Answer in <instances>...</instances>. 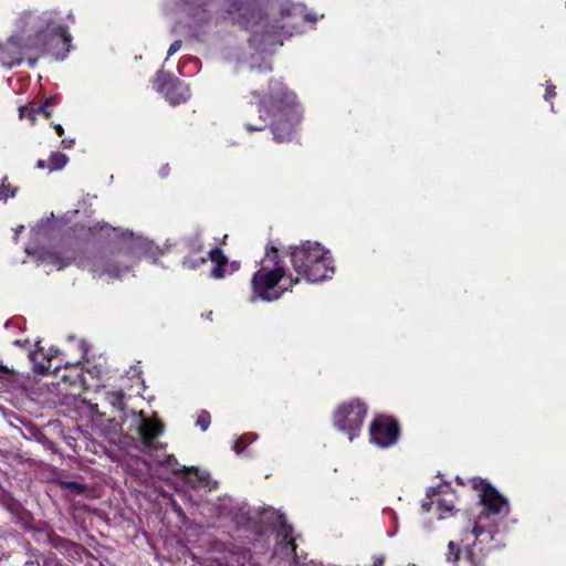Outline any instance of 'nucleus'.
<instances>
[{"label": "nucleus", "instance_id": "nucleus-31", "mask_svg": "<svg viewBox=\"0 0 566 566\" xmlns=\"http://www.w3.org/2000/svg\"><path fill=\"white\" fill-rule=\"evenodd\" d=\"M556 95V92H555V86H551V87H547L546 90V93H545V99H551L552 97H554Z\"/></svg>", "mask_w": 566, "mask_h": 566}, {"label": "nucleus", "instance_id": "nucleus-23", "mask_svg": "<svg viewBox=\"0 0 566 566\" xmlns=\"http://www.w3.org/2000/svg\"><path fill=\"white\" fill-rule=\"evenodd\" d=\"M20 118L29 117L32 122L34 120V105H24L19 108Z\"/></svg>", "mask_w": 566, "mask_h": 566}, {"label": "nucleus", "instance_id": "nucleus-3", "mask_svg": "<svg viewBox=\"0 0 566 566\" xmlns=\"http://www.w3.org/2000/svg\"><path fill=\"white\" fill-rule=\"evenodd\" d=\"M227 13L235 23L250 31L249 42L256 49L265 50L269 45H282V38L293 34L289 25L271 22L259 10L242 0H229Z\"/></svg>", "mask_w": 566, "mask_h": 566}, {"label": "nucleus", "instance_id": "nucleus-22", "mask_svg": "<svg viewBox=\"0 0 566 566\" xmlns=\"http://www.w3.org/2000/svg\"><path fill=\"white\" fill-rule=\"evenodd\" d=\"M196 424L202 430L206 431L210 426V413L206 410H202L197 418Z\"/></svg>", "mask_w": 566, "mask_h": 566}, {"label": "nucleus", "instance_id": "nucleus-32", "mask_svg": "<svg viewBox=\"0 0 566 566\" xmlns=\"http://www.w3.org/2000/svg\"><path fill=\"white\" fill-rule=\"evenodd\" d=\"M134 416H136L139 420H150L151 418H147L145 412L142 410V411H134L133 412Z\"/></svg>", "mask_w": 566, "mask_h": 566}, {"label": "nucleus", "instance_id": "nucleus-25", "mask_svg": "<svg viewBox=\"0 0 566 566\" xmlns=\"http://www.w3.org/2000/svg\"><path fill=\"white\" fill-rule=\"evenodd\" d=\"M65 485L67 489L72 490L73 492H75L77 494L84 493V491L86 489L85 485H83L78 482H75V481L66 482Z\"/></svg>", "mask_w": 566, "mask_h": 566}, {"label": "nucleus", "instance_id": "nucleus-14", "mask_svg": "<svg viewBox=\"0 0 566 566\" xmlns=\"http://www.w3.org/2000/svg\"><path fill=\"white\" fill-rule=\"evenodd\" d=\"M281 527L277 531V537L282 538L285 543L282 545V551H285V554L295 555L296 545L294 543V538L292 536L293 528L291 525L286 524L283 521V516H280Z\"/></svg>", "mask_w": 566, "mask_h": 566}, {"label": "nucleus", "instance_id": "nucleus-12", "mask_svg": "<svg viewBox=\"0 0 566 566\" xmlns=\"http://www.w3.org/2000/svg\"><path fill=\"white\" fill-rule=\"evenodd\" d=\"M158 88L165 92L167 98L174 105L186 102L190 96L188 88L180 83H161Z\"/></svg>", "mask_w": 566, "mask_h": 566}, {"label": "nucleus", "instance_id": "nucleus-11", "mask_svg": "<svg viewBox=\"0 0 566 566\" xmlns=\"http://www.w3.org/2000/svg\"><path fill=\"white\" fill-rule=\"evenodd\" d=\"M208 255L209 259L214 263V266L210 272V276L213 279H222L228 272L233 273L239 268L238 263L235 262L229 265L228 258L219 248L212 249Z\"/></svg>", "mask_w": 566, "mask_h": 566}, {"label": "nucleus", "instance_id": "nucleus-26", "mask_svg": "<svg viewBox=\"0 0 566 566\" xmlns=\"http://www.w3.org/2000/svg\"><path fill=\"white\" fill-rule=\"evenodd\" d=\"M160 465H172L174 463H176V459L174 458V455H164L163 459H157L156 460Z\"/></svg>", "mask_w": 566, "mask_h": 566}, {"label": "nucleus", "instance_id": "nucleus-37", "mask_svg": "<svg viewBox=\"0 0 566 566\" xmlns=\"http://www.w3.org/2000/svg\"><path fill=\"white\" fill-rule=\"evenodd\" d=\"M432 504H433L432 502H423L422 503V510L426 511V512L430 511Z\"/></svg>", "mask_w": 566, "mask_h": 566}, {"label": "nucleus", "instance_id": "nucleus-27", "mask_svg": "<svg viewBox=\"0 0 566 566\" xmlns=\"http://www.w3.org/2000/svg\"><path fill=\"white\" fill-rule=\"evenodd\" d=\"M181 48V41L180 40H176L175 42H172L168 49V56H171L174 55L176 52H178Z\"/></svg>", "mask_w": 566, "mask_h": 566}, {"label": "nucleus", "instance_id": "nucleus-24", "mask_svg": "<svg viewBox=\"0 0 566 566\" xmlns=\"http://www.w3.org/2000/svg\"><path fill=\"white\" fill-rule=\"evenodd\" d=\"M36 353H32L30 355V358L35 361V357H36ZM50 370V366H45L44 364H38V363H34V371L38 373V374H41V375H44L46 374L48 371Z\"/></svg>", "mask_w": 566, "mask_h": 566}, {"label": "nucleus", "instance_id": "nucleus-30", "mask_svg": "<svg viewBox=\"0 0 566 566\" xmlns=\"http://www.w3.org/2000/svg\"><path fill=\"white\" fill-rule=\"evenodd\" d=\"M472 533L478 538L484 533V528L479 524V522H475Z\"/></svg>", "mask_w": 566, "mask_h": 566}, {"label": "nucleus", "instance_id": "nucleus-35", "mask_svg": "<svg viewBox=\"0 0 566 566\" xmlns=\"http://www.w3.org/2000/svg\"><path fill=\"white\" fill-rule=\"evenodd\" d=\"M54 129H55V132H56V134H57L59 136H62V135L64 134V128H63V127H62V125H60V124H56V125L54 126Z\"/></svg>", "mask_w": 566, "mask_h": 566}, {"label": "nucleus", "instance_id": "nucleus-16", "mask_svg": "<svg viewBox=\"0 0 566 566\" xmlns=\"http://www.w3.org/2000/svg\"><path fill=\"white\" fill-rule=\"evenodd\" d=\"M43 263L55 266L57 270H61L67 266L71 263L72 256L62 255L60 252H48L41 258Z\"/></svg>", "mask_w": 566, "mask_h": 566}, {"label": "nucleus", "instance_id": "nucleus-20", "mask_svg": "<svg viewBox=\"0 0 566 566\" xmlns=\"http://www.w3.org/2000/svg\"><path fill=\"white\" fill-rule=\"evenodd\" d=\"M6 181L7 177L2 179V184L0 186V200L2 201H7L9 198H13L17 192V188L6 184Z\"/></svg>", "mask_w": 566, "mask_h": 566}, {"label": "nucleus", "instance_id": "nucleus-7", "mask_svg": "<svg viewBox=\"0 0 566 566\" xmlns=\"http://www.w3.org/2000/svg\"><path fill=\"white\" fill-rule=\"evenodd\" d=\"M367 415V406L358 400L354 399L347 403L340 405L334 413V426L339 430L349 436V440L356 436V432L360 430L365 417Z\"/></svg>", "mask_w": 566, "mask_h": 566}, {"label": "nucleus", "instance_id": "nucleus-41", "mask_svg": "<svg viewBox=\"0 0 566 566\" xmlns=\"http://www.w3.org/2000/svg\"><path fill=\"white\" fill-rule=\"evenodd\" d=\"M165 76H166V74H165L164 72H159V73H158V77H157V78H158V80H161V78H163V77H165Z\"/></svg>", "mask_w": 566, "mask_h": 566}, {"label": "nucleus", "instance_id": "nucleus-19", "mask_svg": "<svg viewBox=\"0 0 566 566\" xmlns=\"http://www.w3.org/2000/svg\"><path fill=\"white\" fill-rule=\"evenodd\" d=\"M55 97H49L44 103L34 105V114L42 113L45 117H50L52 114V108L56 105Z\"/></svg>", "mask_w": 566, "mask_h": 566}, {"label": "nucleus", "instance_id": "nucleus-39", "mask_svg": "<svg viewBox=\"0 0 566 566\" xmlns=\"http://www.w3.org/2000/svg\"><path fill=\"white\" fill-rule=\"evenodd\" d=\"M184 265H186V266H188L190 269H195L197 266L196 263L190 262L188 259H185Z\"/></svg>", "mask_w": 566, "mask_h": 566}, {"label": "nucleus", "instance_id": "nucleus-42", "mask_svg": "<svg viewBox=\"0 0 566 566\" xmlns=\"http://www.w3.org/2000/svg\"><path fill=\"white\" fill-rule=\"evenodd\" d=\"M206 262V259L205 258H201L200 261H199V264H202Z\"/></svg>", "mask_w": 566, "mask_h": 566}, {"label": "nucleus", "instance_id": "nucleus-13", "mask_svg": "<svg viewBox=\"0 0 566 566\" xmlns=\"http://www.w3.org/2000/svg\"><path fill=\"white\" fill-rule=\"evenodd\" d=\"M227 564L228 566H261L259 562L254 560L249 549L230 552Z\"/></svg>", "mask_w": 566, "mask_h": 566}, {"label": "nucleus", "instance_id": "nucleus-43", "mask_svg": "<svg viewBox=\"0 0 566 566\" xmlns=\"http://www.w3.org/2000/svg\"><path fill=\"white\" fill-rule=\"evenodd\" d=\"M252 95H254L255 97H260V95L255 91L252 92Z\"/></svg>", "mask_w": 566, "mask_h": 566}, {"label": "nucleus", "instance_id": "nucleus-9", "mask_svg": "<svg viewBox=\"0 0 566 566\" xmlns=\"http://www.w3.org/2000/svg\"><path fill=\"white\" fill-rule=\"evenodd\" d=\"M137 433L145 449L151 451L165 448L164 443L156 441L164 433V423L156 417L150 420H138Z\"/></svg>", "mask_w": 566, "mask_h": 566}, {"label": "nucleus", "instance_id": "nucleus-36", "mask_svg": "<svg viewBox=\"0 0 566 566\" xmlns=\"http://www.w3.org/2000/svg\"><path fill=\"white\" fill-rule=\"evenodd\" d=\"M437 504H438V507H439L440 511H442V510L443 511H451V507L448 506V505H444L441 501H438Z\"/></svg>", "mask_w": 566, "mask_h": 566}, {"label": "nucleus", "instance_id": "nucleus-38", "mask_svg": "<svg viewBox=\"0 0 566 566\" xmlns=\"http://www.w3.org/2000/svg\"><path fill=\"white\" fill-rule=\"evenodd\" d=\"M36 167H38V168H41V169H42V168H45V167H48V163H46L45 160H43V159H40V160H38V163H36Z\"/></svg>", "mask_w": 566, "mask_h": 566}, {"label": "nucleus", "instance_id": "nucleus-6", "mask_svg": "<svg viewBox=\"0 0 566 566\" xmlns=\"http://www.w3.org/2000/svg\"><path fill=\"white\" fill-rule=\"evenodd\" d=\"M285 276V269L279 259L274 247L268 248L261 268L253 274L251 284L253 292L264 301L277 300L282 292L275 291V286Z\"/></svg>", "mask_w": 566, "mask_h": 566}, {"label": "nucleus", "instance_id": "nucleus-1", "mask_svg": "<svg viewBox=\"0 0 566 566\" xmlns=\"http://www.w3.org/2000/svg\"><path fill=\"white\" fill-rule=\"evenodd\" d=\"M17 33L0 44V64L11 69L22 63L23 57L34 61L46 53L64 59L69 52L71 35L59 22L56 11H24L17 20Z\"/></svg>", "mask_w": 566, "mask_h": 566}, {"label": "nucleus", "instance_id": "nucleus-44", "mask_svg": "<svg viewBox=\"0 0 566 566\" xmlns=\"http://www.w3.org/2000/svg\"><path fill=\"white\" fill-rule=\"evenodd\" d=\"M69 19H71L72 21H74V18L72 14H69Z\"/></svg>", "mask_w": 566, "mask_h": 566}, {"label": "nucleus", "instance_id": "nucleus-8", "mask_svg": "<svg viewBox=\"0 0 566 566\" xmlns=\"http://www.w3.org/2000/svg\"><path fill=\"white\" fill-rule=\"evenodd\" d=\"M370 441L380 447L388 448L397 442L399 428L390 417H377L370 424Z\"/></svg>", "mask_w": 566, "mask_h": 566}, {"label": "nucleus", "instance_id": "nucleus-4", "mask_svg": "<svg viewBox=\"0 0 566 566\" xmlns=\"http://www.w3.org/2000/svg\"><path fill=\"white\" fill-rule=\"evenodd\" d=\"M259 112L261 118L263 114L274 118L272 132L276 142L289 140L301 120L294 93L279 81L271 83L269 93L259 99Z\"/></svg>", "mask_w": 566, "mask_h": 566}, {"label": "nucleus", "instance_id": "nucleus-28", "mask_svg": "<svg viewBox=\"0 0 566 566\" xmlns=\"http://www.w3.org/2000/svg\"><path fill=\"white\" fill-rule=\"evenodd\" d=\"M196 476L200 480V482H205L207 485H209V473L207 472H199L198 470H195Z\"/></svg>", "mask_w": 566, "mask_h": 566}, {"label": "nucleus", "instance_id": "nucleus-21", "mask_svg": "<svg viewBox=\"0 0 566 566\" xmlns=\"http://www.w3.org/2000/svg\"><path fill=\"white\" fill-rule=\"evenodd\" d=\"M460 555V546L453 541H450L448 544V553H447V559L449 562H455L459 558Z\"/></svg>", "mask_w": 566, "mask_h": 566}, {"label": "nucleus", "instance_id": "nucleus-40", "mask_svg": "<svg viewBox=\"0 0 566 566\" xmlns=\"http://www.w3.org/2000/svg\"><path fill=\"white\" fill-rule=\"evenodd\" d=\"M290 279V285L287 287H284V290H287L290 287H292L294 284L298 283V279H292V276H289Z\"/></svg>", "mask_w": 566, "mask_h": 566}, {"label": "nucleus", "instance_id": "nucleus-18", "mask_svg": "<svg viewBox=\"0 0 566 566\" xmlns=\"http://www.w3.org/2000/svg\"><path fill=\"white\" fill-rule=\"evenodd\" d=\"M105 398L113 408L124 410V394L122 391H108Z\"/></svg>", "mask_w": 566, "mask_h": 566}, {"label": "nucleus", "instance_id": "nucleus-10", "mask_svg": "<svg viewBox=\"0 0 566 566\" xmlns=\"http://www.w3.org/2000/svg\"><path fill=\"white\" fill-rule=\"evenodd\" d=\"M480 502L493 514H507L509 502L493 486L481 482Z\"/></svg>", "mask_w": 566, "mask_h": 566}, {"label": "nucleus", "instance_id": "nucleus-17", "mask_svg": "<svg viewBox=\"0 0 566 566\" xmlns=\"http://www.w3.org/2000/svg\"><path fill=\"white\" fill-rule=\"evenodd\" d=\"M67 163V156L62 153H52L48 160V168L53 171L62 169Z\"/></svg>", "mask_w": 566, "mask_h": 566}, {"label": "nucleus", "instance_id": "nucleus-15", "mask_svg": "<svg viewBox=\"0 0 566 566\" xmlns=\"http://www.w3.org/2000/svg\"><path fill=\"white\" fill-rule=\"evenodd\" d=\"M279 10L282 18L301 15L304 21L316 20L315 17L304 13V7L302 4H292L287 1L285 4L280 6Z\"/></svg>", "mask_w": 566, "mask_h": 566}, {"label": "nucleus", "instance_id": "nucleus-5", "mask_svg": "<svg viewBox=\"0 0 566 566\" xmlns=\"http://www.w3.org/2000/svg\"><path fill=\"white\" fill-rule=\"evenodd\" d=\"M291 262L294 271L310 283L322 282L334 274L331 253L318 242L307 241L295 247Z\"/></svg>", "mask_w": 566, "mask_h": 566}, {"label": "nucleus", "instance_id": "nucleus-2", "mask_svg": "<svg viewBox=\"0 0 566 566\" xmlns=\"http://www.w3.org/2000/svg\"><path fill=\"white\" fill-rule=\"evenodd\" d=\"M112 231L114 237L120 238L127 243L111 250L101 251L80 261V266L92 272L94 276L119 277L129 270L130 264L138 256L140 250L147 245L145 239L136 237L128 230L112 228Z\"/></svg>", "mask_w": 566, "mask_h": 566}, {"label": "nucleus", "instance_id": "nucleus-33", "mask_svg": "<svg viewBox=\"0 0 566 566\" xmlns=\"http://www.w3.org/2000/svg\"><path fill=\"white\" fill-rule=\"evenodd\" d=\"M265 124H262V125H250V124H247V127L249 130H262L264 128Z\"/></svg>", "mask_w": 566, "mask_h": 566}, {"label": "nucleus", "instance_id": "nucleus-34", "mask_svg": "<svg viewBox=\"0 0 566 566\" xmlns=\"http://www.w3.org/2000/svg\"><path fill=\"white\" fill-rule=\"evenodd\" d=\"M62 145L64 148H71L74 145V139H63Z\"/></svg>", "mask_w": 566, "mask_h": 566}, {"label": "nucleus", "instance_id": "nucleus-29", "mask_svg": "<svg viewBox=\"0 0 566 566\" xmlns=\"http://www.w3.org/2000/svg\"><path fill=\"white\" fill-rule=\"evenodd\" d=\"M244 448H245V442H244V438L242 437L235 441L234 451L239 454L243 451Z\"/></svg>", "mask_w": 566, "mask_h": 566}]
</instances>
